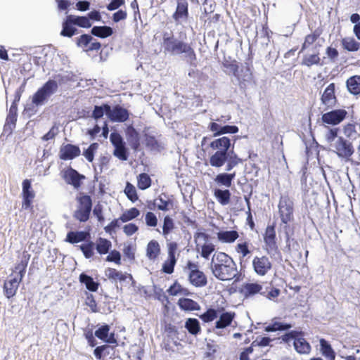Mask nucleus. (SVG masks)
I'll use <instances>...</instances> for the list:
<instances>
[{
  "label": "nucleus",
  "instance_id": "31",
  "mask_svg": "<svg viewBox=\"0 0 360 360\" xmlns=\"http://www.w3.org/2000/svg\"><path fill=\"white\" fill-rule=\"evenodd\" d=\"M68 17L70 19V22L74 24V25L83 28H89L91 27L92 24L86 16L69 15Z\"/></svg>",
  "mask_w": 360,
  "mask_h": 360
},
{
  "label": "nucleus",
  "instance_id": "29",
  "mask_svg": "<svg viewBox=\"0 0 360 360\" xmlns=\"http://www.w3.org/2000/svg\"><path fill=\"white\" fill-rule=\"evenodd\" d=\"M346 85L348 91L354 94L357 95L360 94V76L354 75L350 77L347 79Z\"/></svg>",
  "mask_w": 360,
  "mask_h": 360
},
{
  "label": "nucleus",
  "instance_id": "30",
  "mask_svg": "<svg viewBox=\"0 0 360 360\" xmlns=\"http://www.w3.org/2000/svg\"><path fill=\"white\" fill-rule=\"evenodd\" d=\"M238 236V233L236 231H221L217 233V238L222 243H233Z\"/></svg>",
  "mask_w": 360,
  "mask_h": 360
},
{
  "label": "nucleus",
  "instance_id": "56",
  "mask_svg": "<svg viewBox=\"0 0 360 360\" xmlns=\"http://www.w3.org/2000/svg\"><path fill=\"white\" fill-rule=\"evenodd\" d=\"M343 133L347 138L352 139L357 134L356 125L352 123H348L343 127Z\"/></svg>",
  "mask_w": 360,
  "mask_h": 360
},
{
  "label": "nucleus",
  "instance_id": "55",
  "mask_svg": "<svg viewBox=\"0 0 360 360\" xmlns=\"http://www.w3.org/2000/svg\"><path fill=\"white\" fill-rule=\"evenodd\" d=\"M124 193L127 198L132 202H134L138 199L135 187L129 183L127 184Z\"/></svg>",
  "mask_w": 360,
  "mask_h": 360
},
{
  "label": "nucleus",
  "instance_id": "36",
  "mask_svg": "<svg viewBox=\"0 0 360 360\" xmlns=\"http://www.w3.org/2000/svg\"><path fill=\"white\" fill-rule=\"evenodd\" d=\"M91 34L96 37L101 38H106L112 34L113 31L108 26H94L91 31Z\"/></svg>",
  "mask_w": 360,
  "mask_h": 360
},
{
  "label": "nucleus",
  "instance_id": "16",
  "mask_svg": "<svg viewBox=\"0 0 360 360\" xmlns=\"http://www.w3.org/2000/svg\"><path fill=\"white\" fill-rule=\"evenodd\" d=\"M126 136L130 147L135 151L140 148V136L136 129L130 125L126 129Z\"/></svg>",
  "mask_w": 360,
  "mask_h": 360
},
{
  "label": "nucleus",
  "instance_id": "10",
  "mask_svg": "<svg viewBox=\"0 0 360 360\" xmlns=\"http://www.w3.org/2000/svg\"><path fill=\"white\" fill-rule=\"evenodd\" d=\"M223 67L229 70V73H231L233 76H235L238 79L246 81V77H250L251 75L250 69L248 66L246 67V70L245 73L243 75L241 72H243V70L239 71V66L238 65V63L236 60H224L222 63Z\"/></svg>",
  "mask_w": 360,
  "mask_h": 360
},
{
  "label": "nucleus",
  "instance_id": "18",
  "mask_svg": "<svg viewBox=\"0 0 360 360\" xmlns=\"http://www.w3.org/2000/svg\"><path fill=\"white\" fill-rule=\"evenodd\" d=\"M63 177L67 184L72 185L75 188L80 186V180L84 178L73 169L65 171Z\"/></svg>",
  "mask_w": 360,
  "mask_h": 360
},
{
  "label": "nucleus",
  "instance_id": "53",
  "mask_svg": "<svg viewBox=\"0 0 360 360\" xmlns=\"http://www.w3.org/2000/svg\"><path fill=\"white\" fill-rule=\"evenodd\" d=\"M93 40V38L91 35L84 34H82L77 40V44L78 46L82 47L84 51H86V48L89 45V43Z\"/></svg>",
  "mask_w": 360,
  "mask_h": 360
},
{
  "label": "nucleus",
  "instance_id": "15",
  "mask_svg": "<svg viewBox=\"0 0 360 360\" xmlns=\"http://www.w3.org/2000/svg\"><path fill=\"white\" fill-rule=\"evenodd\" d=\"M22 208L25 210L29 209L34 198V193L31 189V181L28 179H25L22 182Z\"/></svg>",
  "mask_w": 360,
  "mask_h": 360
},
{
  "label": "nucleus",
  "instance_id": "64",
  "mask_svg": "<svg viewBox=\"0 0 360 360\" xmlns=\"http://www.w3.org/2000/svg\"><path fill=\"white\" fill-rule=\"evenodd\" d=\"M338 128L329 129L328 131L326 133L325 139L328 143H330L338 137Z\"/></svg>",
  "mask_w": 360,
  "mask_h": 360
},
{
  "label": "nucleus",
  "instance_id": "47",
  "mask_svg": "<svg viewBox=\"0 0 360 360\" xmlns=\"http://www.w3.org/2000/svg\"><path fill=\"white\" fill-rule=\"evenodd\" d=\"M79 248L86 259L91 258L94 255L95 244L92 241L81 245Z\"/></svg>",
  "mask_w": 360,
  "mask_h": 360
},
{
  "label": "nucleus",
  "instance_id": "39",
  "mask_svg": "<svg viewBox=\"0 0 360 360\" xmlns=\"http://www.w3.org/2000/svg\"><path fill=\"white\" fill-rule=\"evenodd\" d=\"M321 351L322 354L328 360H335V354L330 345L324 339L320 340Z\"/></svg>",
  "mask_w": 360,
  "mask_h": 360
},
{
  "label": "nucleus",
  "instance_id": "63",
  "mask_svg": "<svg viewBox=\"0 0 360 360\" xmlns=\"http://www.w3.org/2000/svg\"><path fill=\"white\" fill-rule=\"evenodd\" d=\"M106 261L114 262L117 264H120L121 255L118 251L112 250L110 252L109 255L107 256Z\"/></svg>",
  "mask_w": 360,
  "mask_h": 360
},
{
  "label": "nucleus",
  "instance_id": "54",
  "mask_svg": "<svg viewBox=\"0 0 360 360\" xmlns=\"http://www.w3.org/2000/svg\"><path fill=\"white\" fill-rule=\"evenodd\" d=\"M107 105H109L108 104H103L102 105H95L94 109L92 112L91 117L93 118H94L95 120H98V119L101 118L103 116L104 112H105L107 114V110L105 108Z\"/></svg>",
  "mask_w": 360,
  "mask_h": 360
},
{
  "label": "nucleus",
  "instance_id": "45",
  "mask_svg": "<svg viewBox=\"0 0 360 360\" xmlns=\"http://www.w3.org/2000/svg\"><path fill=\"white\" fill-rule=\"evenodd\" d=\"M139 214V210L136 207H132L124 212L120 217V219L122 222L125 223L136 218Z\"/></svg>",
  "mask_w": 360,
  "mask_h": 360
},
{
  "label": "nucleus",
  "instance_id": "38",
  "mask_svg": "<svg viewBox=\"0 0 360 360\" xmlns=\"http://www.w3.org/2000/svg\"><path fill=\"white\" fill-rule=\"evenodd\" d=\"M234 177L235 173H222L217 175V176L214 179V181L217 184L220 186H224L225 187L229 188L231 186V182Z\"/></svg>",
  "mask_w": 360,
  "mask_h": 360
},
{
  "label": "nucleus",
  "instance_id": "49",
  "mask_svg": "<svg viewBox=\"0 0 360 360\" xmlns=\"http://www.w3.org/2000/svg\"><path fill=\"white\" fill-rule=\"evenodd\" d=\"M151 180L149 176L143 173L139 174L138 177V187L141 190H145L150 186Z\"/></svg>",
  "mask_w": 360,
  "mask_h": 360
},
{
  "label": "nucleus",
  "instance_id": "48",
  "mask_svg": "<svg viewBox=\"0 0 360 360\" xmlns=\"http://www.w3.org/2000/svg\"><path fill=\"white\" fill-rule=\"evenodd\" d=\"M145 141L146 146L150 150L159 151L162 148L161 143L155 136L146 135Z\"/></svg>",
  "mask_w": 360,
  "mask_h": 360
},
{
  "label": "nucleus",
  "instance_id": "37",
  "mask_svg": "<svg viewBox=\"0 0 360 360\" xmlns=\"http://www.w3.org/2000/svg\"><path fill=\"white\" fill-rule=\"evenodd\" d=\"M178 304L181 309L186 311H194L200 309V306L196 302L188 298L179 299Z\"/></svg>",
  "mask_w": 360,
  "mask_h": 360
},
{
  "label": "nucleus",
  "instance_id": "42",
  "mask_svg": "<svg viewBox=\"0 0 360 360\" xmlns=\"http://www.w3.org/2000/svg\"><path fill=\"white\" fill-rule=\"evenodd\" d=\"M77 32V29L74 27V24L70 22L68 17L63 23V30L60 34L64 37H71Z\"/></svg>",
  "mask_w": 360,
  "mask_h": 360
},
{
  "label": "nucleus",
  "instance_id": "8",
  "mask_svg": "<svg viewBox=\"0 0 360 360\" xmlns=\"http://www.w3.org/2000/svg\"><path fill=\"white\" fill-rule=\"evenodd\" d=\"M107 115L112 122H124L129 118V112L127 109L117 105L112 108L110 105L106 106Z\"/></svg>",
  "mask_w": 360,
  "mask_h": 360
},
{
  "label": "nucleus",
  "instance_id": "28",
  "mask_svg": "<svg viewBox=\"0 0 360 360\" xmlns=\"http://www.w3.org/2000/svg\"><path fill=\"white\" fill-rule=\"evenodd\" d=\"M89 236V233L86 231H70L68 233L65 241L74 244L82 242L86 240Z\"/></svg>",
  "mask_w": 360,
  "mask_h": 360
},
{
  "label": "nucleus",
  "instance_id": "6",
  "mask_svg": "<svg viewBox=\"0 0 360 360\" xmlns=\"http://www.w3.org/2000/svg\"><path fill=\"white\" fill-rule=\"evenodd\" d=\"M278 212L281 221L287 224L293 219V202L288 195H282L278 203Z\"/></svg>",
  "mask_w": 360,
  "mask_h": 360
},
{
  "label": "nucleus",
  "instance_id": "46",
  "mask_svg": "<svg viewBox=\"0 0 360 360\" xmlns=\"http://www.w3.org/2000/svg\"><path fill=\"white\" fill-rule=\"evenodd\" d=\"M320 61L321 58L319 57V53H316L314 54L305 56L302 60V65L311 67L314 65H321Z\"/></svg>",
  "mask_w": 360,
  "mask_h": 360
},
{
  "label": "nucleus",
  "instance_id": "41",
  "mask_svg": "<svg viewBox=\"0 0 360 360\" xmlns=\"http://www.w3.org/2000/svg\"><path fill=\"white\" fill-rule=\"evenodd\" d=\"M292 328V325L290 323L279 322L277 321H273V322L265 327L264 330L266 332H274L277 330H287Z\"/></svg>",
  "mask_w": 360,
  "mask_h": 360
},
{
  "label": "nucleus",
  "instance_id": "26",
  "mask_svg": "<svg viewBox=\"0 0 360 360\" xmlns=\"http://www.w3.org/2000/svg\"><path fill=\"white\" fill-rule=\"evenodd\" d=\"M160 245L155 240H150L146 247V256L152 261H155L160 254Z\"/></svg>",
  "mask_w": 360,
  "mask_h": 360
},
{
  "label": "nucleus",
  "instance_id": "61",
  "mask_svg": "<svg viewBox=\"0 0 360 360\" xmlns=\"http://www.w3.org/2000/svg\"><path fill=\"white\" fill-rule=\"evenodd\" d=\"M188 75L190 77L196 79L198 82L200 80H205L207 78V76L205 75L202 72L197 69H191L189 70Z\"/></svg>",
  "mask_w": 360,
  "mask_h": 360
},
{
  "label": "nucleus",
  "instance_id": "23",
  "mask_svg": "<svg viewBox=\"0 0 360 360\" xmlns=\"http://www.w3.org/2000/svg\"><path fill=\"white\" fill-rule=\"evenodd\" d=\"M60 158H77L80 155V148L75 145L67 143L63 145L60 150Z\"/></svg>",
  "mask_w": 360,
  "mask_h": 360
},
{
  "label": "nucleus",
  "instance_id": "12",
  "mask_svg": "<svg viewBox=\"0 0 360 360\" xmlns=\"http://www.w3.org/2000/svg\"><path fill=\"white\" fill-rule=\"evenodd\" d=\"M334 148V151L340 158H349L354 151L352 143L342 137L338 138Z\"/></svg>",
  "mask_w": 360,
  "mask_h": 360
},
{
  "label": "nucleus",
  "instance_id": "13",
  "mask_svg": "<svg viewBox=\"0 0 360 360\" xmlns=\"http://www.w3.org/2000/svg\"><path fill=\"white\" fill-rule=\"evenodd\" d=\"M189 17L188 4L186 0L177 1L176 8L172 14V18L176 23L181 20L186 21Z\"/></svg>",
  "mask_w": 360,
  "mask_h": 360
},
{
  "label": "nucleus",
  "instance_id": "22",
  "mask_svg": "<svg viewBox=\"0 0 360 360\" xmlns=\"http://www.w3.org/2000/svg\"><path fill=\"white\" fill-rule=\"evenodd\" d=\"M264 240L268 250H274L276 248V231L274 226H268L266 227Z\"/></svg>",
  "mask_w": 360,
  "mask_h": 360
},
{
  "label": "nucleus",
  "instance_id": "5",
  "mask_svg": "<svg viewBox=\"0 0 360 360\" xmlns=\"http://www.w3.org/2000/svg\"><path fill=\"white\" fill-rule=\"evenodd\" d=\"M58 89V84L56 80L49 79L39 88L32 96V103L37 106L44 103L48 98Z\"/></svg>",
  "mask_w": 360,
  "mask_h": 360
},
{
  "label": "nucleus",
  "instance_id": "19",
  "mask_svg": "<svg viewBox=\"0 0 360 360\" xmlns=\"http://www.w3.org/2000/svg\"><path fill=\"white\" fill-rule=\"evenodd\" d=\"M295 349L300 354H309L311 350V346L309 342L303 338L301 332H298L296 338L294 340Z\"/></svg>",
  "mask_w": 360,
  "mask_h": 360
},
{
  "label": "nucleus",
  "instance_id": "17",
  "mask_svg": "<svg viewBox=\"0 0 360 360\" xmlns=\"http://www.w3.org/2000/svg\"><path fill=\"white\" fill-rule=\"evenodd\" d=\"M20 278H18L17 276H14L13 278H10L8 280L4 282V295L7 298L13 297L18 290L20 283L21 282Z\"/></svg>",
  "mask_w": 360,
  "mask_h": 360
},
{
  "label": "nucleus",
  "instance_id": "25",
  "mask_svg": "<svg viewBox=\"0 0 360 360\" xmlns=\"http://www.w3.org/2000/svg\"><path fill=\"white\" fill-rule=\"evenodd\" d=\"M236 314L234 312L226 311L222 313L215 323V329H222L231 325Z\"/></svg>",
  "mask_w": 360,
  "mask_h": 360
},
{
  "label": "nucleus",
  "instance_id": "7",
  "mask_svg": "<svg viewBox=\"0 0 360 360\" xmlns=\"http://www.w3.org/2000/svg\"><path fill=\"white\" fill-rule=\"evenodd\" d=\"M254 272L259 276H266L271 269L272 264L270 259L265 256H255L252 262Z\"/></svg>",
  "mask_w": 360,
  "mask_h": 360
},
{
  "label": "nucleus",
  "instance_id": "1",
  "mask_svg": "<svg viewBox=\"0 0 360 360\" xmlns=\"http://www.w3.org/2000/svg\"><path fill=\"white\" fill-rule=\"evenodd\" d=\"M162 47L165 53L170 55L185 54L186 62L193 67H196L197 56L191 44L179 40L172 32H164L162 34Z\"/></svg>",
  "mask_w": 360,
  "mask_h": 360
},
{
  "label": "nucleus",
  "instance_id": "34",
  "mask_svg": "<svg viewBox=\"0 0 360 360\" xmlns=\"http://www.w3.org/2000/svg\"><path fill=\"white\" fill-rule=\"evenodd\" d=\"M322 32L321 30L316 29L311 34L306 35L304 38V41L302 44L301 51H304L307 48H309L311 45H312L321 36Z\"/></svg>",
  "mask_w": 360,
  "mask_h": 360
},
{
  "label": "nucleus",
  "instance_id": "11",
  "mask_svg": "<svg viewBox=\"0 0 360 360\" xmlns=\"http://www.w3.org/2000/svg\"><path fill=\"white\" fill-rule=\"evenodd\" d=\"M188 268L191 270L189 281L195 287H202L207 284V277L205 274L200 271L195 264L189 263Z\"/></svg>",
  "mask_w": 360,
  "mask_h": 360
},
{
  "label": "nucleus",
  "instance_id": "62",
  "mask_svg": "<svg viewBox=\"0 0 360 360\" xmlns=\"http://www.w3.org/2000/svg\"><path fill=\"white\" fill-rule=\"evenodd\" d=\"M17 111H18V106H15L14 105H11L9 109V112L6 118V121L8 122H11L15 124V122L17 120Z\"/></svg>",
  "mask_w": 360,
  "mask_h": 360
},
{
  "label": "nucleus",
  "instance_id": "57",
  "mask_svg": "<svg viewBox=\"0 0 360 360\" xmlns=\"http://www.w3.org/2000/svg\"><path fill=\"white\" fill-rule=\"evenodd\" d=\"M114 155L117 158H127V150L125 143L122 142L114 146Z\"/></svg>",
  "mask_w": 360,
  "mask_h": 360
},
{
  "label": "nucleus",
  "instance_id": "59",
  "mask_svg": "<svg viewBox=\"0 0 360 360\" xmlns=\"http://www.w3.org/2000/svg\"><path fill=\"white\" fill-rule=\"evenodd\" d=\"M155 205L157 206L158 210L162 211H167L169 210V206L171 205V202L169 200H165L162 197H160L155 200Z\"/></svg>",
  "mask_w": 360,
  "mask_h": 360
},
{
  "label": "nucleus",
  "instance_id": "35",
  "mask_svg": "<svg viewBox=\"0 0 360 360\" xmlns=\"http://www.w3.org/2000/svg\"><path fill=\"white\" fill-rule=\"evenodd\" d=\"M214 195L222 205H228L230 202L231 193L229 190L214 189Z\"/></svg>",
  "mask_w": 360,
  "mask_h": 360
},
{
  "label": "nucleus",
  "instance_id": "51",
  "mask_svg": "<svg viewBox=\"0 0 360 360\" xmlns=\"http://www.w3.org/2000/svg\"><path fill=\"white\" fill-rule=\"evenodd\" d=\"M174 228V224L173 219L170 217L166 216L164 219L162 235L166 237Z\"/></svg>",
  "mask_w": 360,
  "mask_h": 360
},
{
  "label": "nucleus",
  "instance_id": "43",
  "mask_svg": "<svg viewBox=\"0 0 360 360\" xmlns=\"http://www.w3.org/2000/svg\"><path fill=\"white\" fill-rule=\"evenodd\" d=\"M185 328L191 334L195 335L200 331V323L196 319H188L185 323Z\"/></svg>",
  "mask_w": 360,
  "mask_h": 360
},
{
  "label": "nucleus",
  "instance_id": "58",
  "mask_svg": "<svg viewBox=\"0 0 360 360\" xmlns=\"http://www.w3.org/2000/svg\"><path fill=\"white\" fill-rule=\"evenodd\" d=\"M236 251L240 254L243 258L245 257L250 253L248 248V244L246 242L238 243L236 246Z\"/></svg>",
  "mask_w": 360,
  "mask_h": 360
},
{
  "label": "nucleus",
  "instance_id": "44",
  "mask_svg": "<svg viewBox=\"0 0 360 360\" xmlns=\"http://www.w3.org/2000/svg\"><path fill=\"white\" fill-rule=\"evenodd\" d=\"M30 259V255L28 254H23L21 261L15 266V270L18 271V274L16 276L18 278H20L22 280L25 273L26 267L27 266L28 261Z\"/></svg>",
  "mask_w": 360,
  "mask_h": 360
},
{
  "label": "nucleus",
  "instance_id": "4",
  "mask_svg": "<svg viewBox=\"0 0 360 360\" xmlns=\"http://www.w3.org/2000/svg\"><path fill=\"white\" fill-rule=\"evenodd\" d=\"M77 200L78 205L74 213V217L81 221L85 222L89 219L92 208V201L89 195L80 193Z\"/></svg>",
  "mask_w": 360,
  "mask_h": 360
},
{
  "label": "nucleus",
  "instance_id": "24",
  "mask_svg": "<svg viewBox=\"0 0 360 360\" xmlns=\"http://www.w3.org/2000/svg\"><path fill=\"white\" fill-rule=\"evenodd\" d=\"M105 276L110 280L116 282L117 281H124L127 278L132 280L131 274H123L115 269L108 268L105 271Z\"/></svg>",
  "mask_w": 360,
  "mask_h": 360
},
{
  "label": "nucleus",
  "instance_id": "33",
  "mask_svg": "<svg viewBox=\"0 0 360 360\" xmlns=\"http://www.w3.org/2000/svg\"><path fill=\"white\" fill-rule=\"evenodd\" d=\"M95 248L98 253L100 255L107 254L112 247V243L110 240L105 238H99L96 240Z\"/></svg>",
  "mask_w": 360,
  "mask_h": 360
},
{
  "label": "nucleus",
  "instance_id": "21",
  "mask_svg": "<svg viewBox=\"0 0 360 360\" xmlns=\"http://www.w3.org/2000/svg\"><path fill=\"white\" fill-rule=\"evenodd\" d=\"M262 286L258 283H246L242 285L241 292L245 297H252L261 293Z\"/></svg>",
  "mask_w": 360,
  "mask_h": 360
},
{
  "label": "nucleus",
  "instance_id": "3",
  "mask_svg": "<svg viewBox=\"0 0 360 360\" xmlns=\"http://www.w3.org/2000/svg\"><path fill=\"white\" fill-rule=\"evenodd\" d=\"M210 147L215 153L211 158H237L233 153V146L231 144L230 139L226 136L215 139Z\"/></svg>",
  "mask_w": 360,
  "mask_h": 360
},
{
  "label": "nucleus",
  "instance_id": "50",
  "mask_svg": "<svg viewBox=\"0 0 360 360\" xmlns=\"http://www.w3.org/2000/svg\"><path fill=\"white\" fill-rule=\"evenodd\" d=\"M176 263V257H167L162 265V271L171 274L174 271V266Z\"/></svg>",
  "mask_w": 360,
  "mask_h": 360
},
{
  "label": "nucleus",
  "instance_id": "27",
  "mask_svg": "<svg viewBox=\"0 0 360 360\" xmlns=\"http://www.w3.org/2000/svg\"><path fill=\"white\" fill-rule=\"evenodd\" d=\"M340 42L342 49L349 52H356L360 49V43L353 37H344Z\"/></svg>",
  "mask_w": 360,
  "mask_h": 360
},
{
  "label": "nucleus",
  "instance_id": "60",
  "mask_svg": "<svg viewBox=\"0 0 360 360\" xmlns=\"http://www.w3.org/2000/svg\"><path fill=\"white\" fill-rule=\"evenodd\" d=\"M146 224L148 226L155 227L158 224V218L156 215L151 212H148L145 217Z\"/></svg>",
  "mask_w": 360,
  "mask_h": 360
},
{
  "label": "nucleus",
  "instance_id": "14",
  "mask_svg": "<svg viewBox=\"0 0 360 360\" xmlns=\"http://www.w3.org/2000/svg\"><path fill=\"white\" fill-rule=\"evenodd\" d=\"M335 84L330 83L324 90L321 100L323 105L328 108H332L337 103V98L335 94Z\"/></svg>",
  "mask_w": 360,
  "mask_h": 360
},
{
  "label": "nucleus",
  "instance_id": "52",
  "mask_svg": "<svg viewBox=\"0 0 360 360\" xmlns=\"http://www.w3.org/2000/svg\"><path fill=\"white\" fill-rule=\"evenodd\" d=\"M218 317L217 311L214 309H209L200 318L206 323L211 322Z\"/></svg>",
  "mask_w": 360,
  "mask_h": 360
},
{
  "label": "nucleus",
  "instance_id": "20",
  "mask_svg": "<svg viewBox=\"0 0 360 360\" xmlns=\"http://www.w3.org/2000/svg\"><path fill=\"white\" fill-rule=\"evenodd\" d=\"M198 238L199 239L202 238L205 241L200 246V255L205 259H208L210 255L214 251L215 246L212 243L207 240V235L204 233H198Z\"/></svg>",
  "mask_w": 360,
  "mask_h": 360
},
{
  "label": "nucleus",
  "instance_id": "2",
  "mask_svg": "<svg viewBox=\"0 0 360 360\" xmlns=\"http://www.w3.org/2000/svg\"><path fill=\"white\" fill-rule=\"evenodd\" d=\"M210 268L213 275L223 281H231L238 274L236 264L233 259L222 252L213 255Z\"/></svg>",
  "mask_w": 360,
  "mask_h": 360
},
{
  "label": "nucleus",
  "instance_id": "9",
  "mask_svg": "<svg viewBox=\"0 0 360 360\" xmlns=\"http://www.w3.org/2000/svg\"><path fill=\"white\" fill-rule=\"evenodd\" d=\"M347 112L345 109H336L323 113L321 120L323 123L330 125H338L347 117Z\"/></svg>",
  "mask_w": 360,
  "mask_h": 360
},
{
  "label": "nucleus",
  "instance_id": "40",
  "mask_svg": "<svg viewBox=\"0 0 360 360\" xmlns=\"http://www.w3.org/2000/svg\"><path fill=\"white\" fill-rule=\"evenodd\" d=\"M79 281L84 284L86 288L90 291L95 292L98 290V283L95 282L91 276L85 274H80Z\"/></svg>",
  "mask_w": 360,
  "mask_h": 360
},
{
  "label": "nucleus",
  "instance_id": "32",
  "mask_svg": "<svg viewBox=\"0 0 360 360\" xmlns=\"http://www.w3.org/2000/svg\"><path fill=\"white\" fill-rule=\"evenodd\" d=\"M110 330V327L108 325H104L100 327L98 330L95 331V335L108 343L115 342V340L114 339L113 335H111L108 337V333Z\"/></svg>",
  "mask_w": 360,
  "mask_h": 360
}]
</instances>
